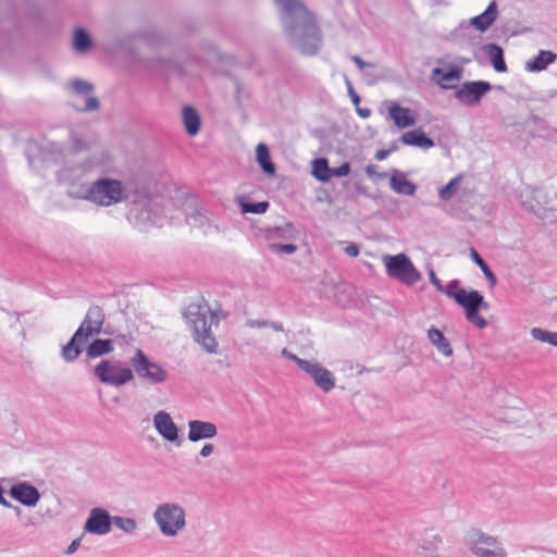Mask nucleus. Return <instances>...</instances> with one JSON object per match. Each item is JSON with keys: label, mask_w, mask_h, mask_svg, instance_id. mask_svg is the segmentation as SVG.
<instances>
[{"label": "nucleus", "mask_w": 557, "mask_h": 557, "mask_svg": "<svg viewBox=\"0 0 557 557\" xmlns=\"http://www.w3.org/2000/svg\"><path fill=\"white\" fill-rule=\"evenodd\" d=\"M186 317L193 325L194 339L208 352H215L218 342L212 334V325H218L216 314L207 302L191 304L188 306Z\"/></svg>", "instance_id": "1"}, {"label": "nucleus", "mask_w": 557, "mask_h": 557, "mask_svg": "<svg viewBox=\"0 0 557 557\" xmlns=\"http://www.w3.org/2000/svg\"><path fill=\"white\" fill-rule=\"evenodd\" d=\"M448 297L461 306L466 311L467 320L479 329L486 326V321L479 314V309H487L488 305L484 301L483 296L478 290H467L458 288L455 292H446Z\"/></svg>", "instance_id": "2"}, {"label": "nucleus", "mask_w": 557, "mask_h": 557, "mask_svg": "<svg viewBox=\"0 0 557 557\" xmlns=\"http://www.w3.org/2000/svg\"><path fill=\"white\" fill-rule=\"evenodd\" d=\"M382 261L387 275L394 280L409 286L414 285L421 280L420 272L405 253L384 255Z\"/></svg>", "instance_id": "3"}, {"label": "nucleus", "mask_w": 557, "mask_h": 557, "mask_svg": "<svg viewBox=\"0 0 557 557\" xmlns=\"http://www.w3.org/2000/svg\"><path fill=\"white\" fill-rule=\"evenodd\" d=\"M124 188L121 182L115 180H99L90 185L85 199L99 206H112L124 198Z\"/></svg>", "instance_id": "4"}, {"label": "nucleus", "mask_w": 557, "mask_h": 557, "mask_svg": "<svg viewBox=\"0 0 557 557\" xmlns=\"http://www.w3.org/2000/svg\"><path fill=\"white\" fill-rule=\"evenodd\" d=\"M131 364L140 379L152 384H160L168 380L166 370L161 364L151 361L139 348L132 356Z\"/></svg>", "instance_id": "5"}, {"label": "nucleus", "mask_w": 557, "mask_h": 557, "mask_svg": "<svg viewBox=\"0 0 557 557\" xmlns=\"http://www.w3.org/2000/svg\"><path fill=\"white\" fill-rule=\"evenodd\" d=\"M154 519L164 535H175L185 525V512L175 504L161 505L154 512Z\"/></svg>", "instance_id": "6"}, {"label": "nucleus", "mask_w": 557, "mask_h": 557, "mask_svg": "<svg viewBox=\"0 0 557 557\" xmlns=\"http://www.w3.org/2000/svg\"><path fill=\"white\" fill-rule=\"evenodd\" d=\"M94 372L100 382L112 386H122L134 380L132 369L110 360H102L95 367Z\"/></svg>", "instance_id": "7"}, {"label": "nucleus", "mask_w": 557, "mask_h": 557, "mask_svg": "<svg viewBox=\"0 0 557 557\" xmlns=\"http://www.w3.org/2000/svg\"><path fill=\"white\" fill-rule=\"evenodd\" d=\"M103 322V310L98 306L90 307L81 326L75 332V338H83L87 342L91 336L101 332Z\"/></svg>", "instance_id": "8"}, {"label": "nucleus", "mask_w": 557, "mask_h": 557, "mask_svg": "<svg viewBox=\"0 0 557 557\" xmlns=\"http://www.w3.org/2000/svg\"><path fill=\"white\" fill-rule=\"evenodd\" d=\"M301 370L312 377L314 383L324 392H330L335 386L334 375L315 361L301 362Z\"/></svg>", "instance_id": "9"}, {"label": "nucleus", "mask_w": 557, "mask_h": 557, "mask_svg": "<svg viewBox=\"0 0 557 557\" xmlns=\"http://www.w3.org/2000/svg\"><path fill=\"white\" fill-rule=\"evenodd\" d=\"M491 89L487 82H470L465 83L457 91V99L467 106L476 104L484 94Z\"/></svg>", "instance_id": "10"}, {"label": "nucleus", "mask_w": 557, "mask_h": 557, "mask_svg": "<svg viewBox=\"0 0 557 557\" xmlns=\"http://www.w3.org/2000/svg\"><path fill=\"white\" fill-rule=\"evenodd\" d=\"M387 112L395 126L400 129L411 127L417 122L416 113L410 108L401 107L396 101H391L387 104Z\"/></svg>", "instance_id": "11"}, {"label": "nucleus", "mask_w": 557, "mask_h": 557, "mask_svg": "<svg viewBox=\"0 0 557 557\" xmlns=\"http://www.w3.org/2000/svg\"><path fill=\"white\" fill-rule=\"evenodd\" d=\"M86 531L95 534H107L111 529V519L101 508H94L86 521Z\"/></svg>", "instance_id": "12"}, {"label": "nucleus", "mask_w": 557, "mask_h": 557, "mask_svg": "<svg viewBox=\"0 0 557 557\" xmlns=\"http://www.w3.org/2000/svg\"><path fill=\"white\" fill-rule=\"evenodd\" d=\"M153 424L159 434L166 441L174 442L178 437V430L169 413L159 411L154 414Z\"/></svg>", "instance_id": "13"}, {"label": "nucleus", "mask_w": 557, "mask_h": 557, "mask_svg": "<svg viewBox=\"0 0 557 557\" xmlns=\"http://www.w3.org/2000/svg\"><path fill=\"white\" fill-rule=\"evenodd\" d=\"M462 70L460 67H451L448 72H444L440 67L432 71V79L442 88L449 89L457 86L461 79Z\"/></svg>", "instance_id": "14"}, {"label": "nucleus", "mask_w": 557, "mask_h": 557, "mask_svg": "<svg viewBox=\"0 0 557 557\" xmlns=\"http://www.w3.org/2000/svg\"><path fill=\"white\" fill-rule=\"evenodd\" d=\"M188 438L191 442H197L202 438H211L216 434V428L211 422L194 420L189 422Z\"/></svg>", "instance_id": "15"}, {"label": "nucleus", "mask_w": 557, "mask_h": 557, "mask_svg": "<svg viewBox=\"0 0 557 557\" xmlns=\"http://www.w3.org/2000/svg\"><path fill=\"white\" fill-rule=\"evenodd\" d=\"M497 15V4L492 1L483 13L470 18L469 23L475 29L484 32L496 21Z\"/></svg>", "instance_id": "16"}, {"label": "nucleus", "mask_w": 557, "mask_h": 557, "mask_svg": "<svg viewBox=\"0 0 557 557\" xmlns=\"http://www.w3.org/2000/svg\"><path fill=\"white\" fill-rule=\"evenodd\" d=\"M11 496L26 506L35 505L39 499L38 491L27 484H17L11 488Z\"/></svg>", "instance_id": "17"}, {"label": "nucleus", "mask_w": 557, "mask_h": 557, "mask_svg": "<svg viewBox=\"0 0 557 557\" xmlns=\"http://www.w3.org/2000/svg\"><path fill=\"white\" fill-rule=\"evenodd\" d=\"M400 141L406 146H414L424 149H429L434 146V141L429 138L421 129L406 132L400 137Z\"/></svg>", "instance_id": "18"}, {"label": "nucleus", "mask_w": 557, "mask_h": 557, "mask_svg": "<svg viewBox=\"0 0 557 557\" xmlns=\"http://www.w3.org/2000/svg\"><path fill=\"white\" fill-rule=\"evenodd\" d=\"M483 50L488 55L491 63L496 72L503 73L507 71V65L504 59V51L498 45H485Z\"/></svg>", "instance_id": "19"}, {"label": "nucleus", "mask_w": 557, "mask_h": 557, "mask_svg": "<svg viewBox=\"0 0 557 557\" xmlns=\"http://www.w3.org/2000/svg\"><path fill=\"white\" fill-rule=\"evenodd\" d=\"M275 2L281 8V10L287 15L293 16L295 14H301L308 21L312 20L311 13L298 0H275Z\"/></svg>", "instance_id": "20"}, {"label": "nucleus", "mask_w": 557, "mask_h": 557, "mask_svg": "<svg viewBox=\"0 0 557 557\" xmlns=\"http://www.w3.org/2000/svg\"><path fill=\"white\" fill-rule=\"evenodd\" d=\"M556 54L552 51H540V53L533 59L527 62V69L531 72L543 71L549 64L554 63Z\"/></svg>", "instance_id": "21"}, {"label": "nucleus", "mask_w": 557, "mask_h": 557, "mask_svg": "<svg viewBox=\"0 0 557 557\" xmlns=\"http://www.w3.org/2000/svg\"><path fill=\"white\" fill-rule=\"evenodd\" d=\"M256 157L259 165L264 173L269 175L275 174V165L271 161V156L265 144H259L256 148Z\"/></svg>", "instance_id": "22"}, {"label": "nucleus", "mask_w": 557, "mask_h": 557, "mask_svg": "<svg viewBox=\"0 0 557 557\" xmlns=\"http://www.w3.org/2000/svg\"><path fill=\"white\" fill-rule=\"evenodd\" d=\"M428 336L430 342L438 349V351L447 357L451 356L453 348L440 330L431 327L428 332Z\"/></svg>", "instance_id": "23"}, {"label": "nucleus", "mask_w": 557, "mask_h": 557, "mask_svg": "<svg viewBox=\"0 0 557 557\" xmlns=\"http://www.w3.org/2000/svg\"><path fill=\"white\" fill-rule=\"evenodd\" d=\"M183 122L187 133L190 136L198 134L200 128V117L193 108L185 107L183 109Z\"/></svg>", "instance_id": "24"}, {"label": "nucleus", "mask_w": 557, "mask_h": 557, "mask_svg": "<svg viewBox=\"0 0 557 557\" xmlns=\"http://www.w3.org/2000/svg\"><path fill=\"white\" fill-rule=\"evenodd\" d=\"M391 186L398 194L411 196L416 191V186L410 181H408L404 174L400 173L391 177Z\"/></svg>", "instance_id": "25"}, {"label": "nucleus", "mask_w": 557, "mask_h": 557, "mask_svg": "<svg viewBox=\"0 0 557 557\" xmlns=\"http://www.w3.org/2000/svg\"><path fill=\"white\" fill-rule=\"evenodd\" d=\"M113 350V343L111 339H96L87 348V356L89 358H97L107 355Z\"/></svg>", "instance_id": "26"}, {"label": "nucleus", "mask_w": 557, "mask_h": 557, "mask_svg": "<svg viewBox=\"0 0 557 557\" xmlns=\"http://www.w3.org/2000/svg\"><path fill=\"white\" fill-rule=\"evenodd\" d=\"M312 175L323 183L331 181V168L325 158H319L312 161Z\"/></svg>", "instance_id": "27"}, {"label": "nucleus", "mask_w": 557, "mask_h": 557, "mask_svg": "<svg viewBox=\"0 0 557 557\" xmlns=\"http://www.w3.org/2000/svg\"><path fill=\"white\" fill-rule=\"evenodd\" d=\"M83 338H75V334L71 341L62 348V357L65 361H74L81 354V344H85Z\"/></svg>", "instance_id": "28"}, {"label": "nucleus", "mask_w": 557, "mask_h": 557, "mask_svg": "<svg viewBox=\"0 0 557 557\" xmlns=\"http://www.w3.org/2000/svg\"><path fill=\"white\" fill-rule=\"evenodd\" d=\"M92 42L89 38L88 34L82 29L77 28L74 32L73 37V47L77 52H86L90 49Z\"/></svg>", "instance_id": "29"}, {"label": "nucleus", "mask_w": 557, "mask_h": 557, "mask_svg": "<svg viewBox=\"0 0 557 557\" xmlns=\"http://www.w3.org/2000/svg\"><path fill=\"white\" fill-rule=\"evenodd\" d=\"M470 257L474 261V263L482 270L487 281L492 285H494L496 283V276L474 248H470Z\"/></svg>", "instance_id": "30"}, {"label": "nucleus", "mask_w": 557, "mask_h": 557, "mask_svg": "<svg viewBox=\"0 0 557 557\" xmlns=\"http://www.w3.org/2000/svg\"><path fill=\"white\" fill-rule=\"evenodd\" d=\"M461 180H462V175H458V176L454 177L453 180H450L446 186L441 188L440 189L441 199L442 200L450 199L455 195L458 186L460 185Z\"/></svg>", "instance_id": "31"}, {"label": "nucleus", "mask_w": 557, "mask_h": 557, "mask_svg": "<svg viewBox=\"0 0 557 557\" xmlns=\"http://www.w3.org/2000/svg\"><path fill=\"white\" fill-rule=\"evenodd\" d=\"M268 208H269V203L265 201L242 205L243 212H245V213L262 214L268 210Z\"/></svg>", "instance_id": "32"}, {"label": "nucleus", "mask_w": 557, "mask_h": 557, "mask_svg": "<svg viewBox=\"0 0 557 557\" xmlns=\"http://www.w3.org/2000/svg\"><path fill=\"white\" fill-rule=\"evenodd\" d=\"M113 523L125 532H133L136 529V522L131 518L115 517Z\"/></svg>", "instance_id": "33"}, {"label": "nucleus", "mask_w": 557, "mask_h": 557, "mask_svg": "<svg viewBox=\"0 0 557 557\" xmlns=\"http://www.w3.org/2000/svg\"><path fill=\"white\" fill-rule=\"evenodd\" d=\"M270 249L275 253H294L297 247L294 244H272Z\"/></svg>", "instance_id": "34"}, {"label": "nucleus", "mask_w": 557, "mask_h": 557, "mask_svg": "<svg viewBox=\"0 0 557 557\" xmlns=\"http://www.w3.org/2000/svg\"><path fill=\"white\" fill-rule=\"evenodd\" d=\"M349 173H350V164L348 162L343 163L338 168H331V178L347 176Z\"/></svg>", "instance_id": "35"}, {"label": "nucleus", "mask_w": 557, "mask_h": 557, "mask_svg": "<svg viewBox=\"0 0 557 557\" xmlns=\"http://www.w3.org/2000/svg\"><path fill=\"white\" fill-rule=\"evenodd\" d=\"M73 88L82 95H89L92 91V86L83 81H74Z\"/></svg>", "instance_id": "36"}, {"label": "nucleus", "mask_w": 557, "mask_h": 557, "mask_svg": "<svg viewBox=\"0 0 557 557\" xmlns=\"http://www.w3.org/2000/svg\"><path fill=\"white\" fill-rule=\"evenodd\" d=\"M531 334H532L533 338H535L536 341L545 342V343H548L549 337H550V332L544 331L539 327H533L531 330Z\"/></svg>", "instance_id": "37"}, {"label": "nucleus", "mask_w": 557, "mask_h": 557, "mask_svg": "<svg viewBox=\"0 0 557 557\" xmlns=\"http://www.w3.org/2000/svg\"><path fill=\"white\" fill-rule=\"evenodd\" d=\"M430 281L438 292L444 294H446V292H451L453 286L449 285L445 288L433 271L430 272Z\"/></svg>", "instance_id": "38"}, {"label": "nucleus", "mask_w": 557, "mask_h": 557, "mask_svg": "<svg viewBox=\"0 0 557 557\" xmlns=\"http://www.w3.org/2000/svg\"><path fill=\"white\" fill-rule=\"evenodd\" d=\"M472 552L478 557H502L498 553L491 549L482 548L478 545L472 548Z\"/></svg>", "instance_id": "39"}, {"label": "nucleus", "mask_w": 557, "mask_h": 557, "mask_svg": "<svg viewBox=\"0 0 557 557\" xmlns=\"http://www.w3.org/2000/svg\"><path fill=\"white\" fill-rule=\"evenodd\" d=\"M282 355L284 357H286L287 359H290L293 360L294 362H296L298 364V367L301 369V362H306L307 360H304V359H300L299 357H297L296 355L292 354L290 351H288L286 348H284L282 350Z\"/></svg>", "instance_id": "40"}, {"label": "nucleus", "mask_w": 557, "mask_h": 557, "mask_svg": "<svg viewBox=\"0 0 557 557\" xmlns=\"http://www.w3.org/2000/svg\"><path fill=\"white\" fill-rule=\"evenodd\" d=\"M98 108H99L98 100L95 97H89L87 99V101H86L85 110L86 111H94V110H97Z\"/></svg>", "instance_id": "41"}, {"label": "nucleus", "mask_w": 557, "mask_h": 557, "mask_svg": "<svg viewBox=\"0 0 557 557\" xmlns=\"http://www.w3.org/2000/svg\"><path fill=\"white\" fill-rule=\"evenodd\" d=\"M345 252L349 256V257H357L359 255V248L356 244H350L348 245L346 248H345Z\"/></svg>", "instance_id": "42"}, {"label": "nucleus", "mask_w": 557, "mask_h": 557, "mask_svg": "<svg viewBox=\"0 0 557 557\" xmlns=\"http://www.w3.org/2000/svg\"><path fill=\"white\" fill-rule=\"evenodd\" d=\"M213 449H214V447H213V445H212V444H206V445L201 448V450H200V455H201L202 457H208V456H210V455L212 454Z\"/></svg>", "instance_id": "43"}, {"label": "nucleus", "mask_w": 557, "mask_h": 557, "mask_svg": "<svg viewBox=\"0 0 557 557\" xmlns=\"http://www.w3.org/2000/svg\"><path fill=\"white\" fill-rule=\"evenodd\" d=\"M81 544V540L79 539H76L74 540L71 545L69 546L67 550H66V554H73L77 547L79 546Z\"/></svg>", "instance_id": "44"}, {"label": "nucleus", "mask_w": 557, "mask_h": 557, "mask_svg": "<svg viewBox=\"0 0 557 557\" xmlns=\"http://www.w3.org/2000/svg\"><path fill=\"white\" fill-rule=\"evenodd\" d=\"M352 61L358 65L359 69H361V70L364 69L366 62L362 61L360 57H358V55L352 57Z\"/></svg>", "instance_id": "45"}, {"label": "nucleus", "mask_w": 557, "mask_h": 557, "mask_svg": "<svg viewBox=\"0 0 557 557\" xmlns=\"http://www.w3.org/2000/svg\"><path fill=\"white\" fill-rule=\"evenodd\" d=\"M387 156H388V151L387 150H377L376 153H375V159L376 160H383Z\"/></svg>", "instance_id": "46"}, {"label": "nucleus", "mask_w": 557, "mask_h": 557, "mask_svg": "<svg viewBox=\"0 0 557 557\" xmlns=\"http://www.w3.org/2000/svg\"><path fill=\"white\" fill-rule=\"evenodd\" d=\"M548 343L557 346V332H555V333L550 332V337H549Z\"/></svg>", "instance_id": "47"}, {"label": "nucleus", "mask_w": 557, "mask_h": 557, "mask_svg": "<svg viewBox=\"0 0 557 557\" xmlns=\"http://www.w3.org/2000/svg\"><path fill=\"white\" fill-rule=\"evenodd\" d=\"M484 543H486L488 546H493L495 544V540H493L492 537H485Z\"/></svg>", "instance_id": "48"}, {"label": "nucleus", "mask_w": 557, "mask_h": 557, "mask_svg": "<svg viewBox=\"0 0 557 557\" xmlns=\"http://www.w3.org/2000/svg\"><path fill=\"white\" fill-rule=\"evenodd\" d=\"M429 537H430V539H433V540H434V542H438V541H440V540H438V536H437L436 534H433V533H432V534H430V535H429Z\"/></svg>", "instance_id": "49"}, {"label": "nucleus", "mask_w": 557, "mask_h": 557, "mask_svg": "<svg viewBox=\"0 0 557 557\" xmlns=\"http://www.w3.org/2000/svg\"><path fill=\"white\" fill-rule=\"evenodd\" d=\"M372 169H373V165H368V166H367L366 171H367V173H368L369 175H371V174H372Z\"/></svg>", "instance_id": "50"}, {"label": "nucleus", "mask_w": 557, "mask_h": 557, "mask_svg": "<svg viewBox=\"0 0 557 557\" xmlns=\"http://www.w3.org/2000/svg\"><path fill=\"white\" fill-rule=\"evenodd\" d=\"M354 100L357 102L359 101V97L357 95H354Z\"/></svg>", "instance_id": "51"}, {"label": "nucleus", "mask_w": 557, "mask_h": 557, "mask_svg": "<svg viewBox=\"0 0 557 557\" xmlns=\"http://www.w3.org/2000/svg\"><path fill=\"white\" fill-rule=\"evenodd\" d=\"M361 115L364 116V117H368V113H366V112H362Z\"/></svg>", "instance_id": "52"}, {"label": "nucleus", "mask_w": 557, "mask_h": 557, "mask_svg": "<svg viewBox=\"0 0 557 557\" xmlns=\"http://www.w3.org/2000/svg\"><path fill=\"white\" fill-rule=\"evenodd\" d=\"M361 115L364 116V117H368V113H366V112H362Z\"/></svg>", "instance_id": "53"}, {"label": "nucleus", "mask_w": 557, "mask_h": 557, "mask_svg": "<svg viewBox=\"0 0 557 557\" xmlns=\"http://www.w3.org/2000/svg\"><path fill=\"white\" fill-rule=\"evenodd\" d=\"M423 549L426 550V552L431 550L429 547H425V546H423Z\"/></svg>", "instance_id": "54"}]
</instances>
